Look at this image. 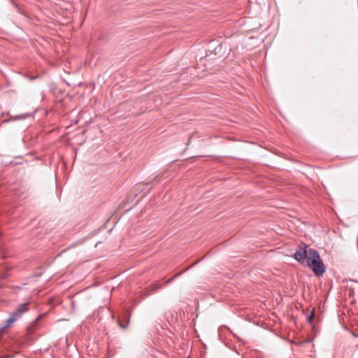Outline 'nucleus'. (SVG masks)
I'll list each match as a JSON object with an SVG mask.
<instances>
[{
  "label": "nucleus",
  "instance_id": "1",
  "mask_svg": "<svg viewBox=\"0 0 358 358\" xmlns=\"http://www.w3.org/2000/svg\"><path fill=\"white\" fill-rule=\"evenodd\" d=\"M294 258L301 264H306L316 275H322L324 272V266L320 259L319 253L306 245H299Z\"/></svg>",
  "mask_w": 358,
  "mask_h": 358
},
{
  "label": "nucleus",
  "instance_id": "2",
  "mask_svg": "<svg viewBox=\"0 0 358 358\" xmlns=\"http://www.w3.org/2000/svg\"><path fill=\"white\" fill-rule=\"evenodd\" d=\"M28 303H24L22 304H20L15 311H14L11 315L6 320V322L4 325L5 327H8L10 325H11L15 321L17 320L20 317L22 316V315L28 310L27 308Z\"/></svg>",
  "mask_w": 358,
  "mask_h": 358
},
{
  "label": "nucleus",
  "instance_id": "3",
  "mask_svg": "<svg viewBox=\"0 0 358 358\" xmlns=\"http://www.w3.org/2000/svg\"><path fill=\"white\" fill-rule=\"evenodd\" d=\"M340 289L341 294H343L345 297L347 296L351 297L355 293L354 289L351 287V285H348V282H343V285H341Z\"/></svg>",
  "mask_w": 358,
  "mask_h": 358
},
{
  "label": "nucleus",
  "instance_id": "4",
  "mask_svg": "<svg viewBox=\"0 0 358 358\" xmlns=\"http://www.w3.org/2000/svg\"><path fill=\"white\" fill-rule=\"evenodd\" d=\"M129 316L127 315V313L124 315V324H123L120 321V320H118V324H119L120 327L122 329H126L129 325Z\"/></svg>",
  "mask_w": 358,
  "mask_h": 358
},
{
  "label": "nucleus",
  "instance_id": "5",
  "mask_svg": "<svg viewBox=\"0 0 358 358\" xmlns=\"http://www.w3.org/2000/svg\"><path fill=\"white\" fill-rule=\"evenodd\" d=\"M313 317H314V312H313V311H312V313H311V314H310L309 316H308V317H307L308 321L309 322H311V321H312V320H313Z\"/></svg>",
  "mask_w": 358,
  "mask_h": 358
},
{
  "label": "nucleus",
  "instance_id": "6",
  "mask_svg": "<svg viewBox=\"0 0 358 358\" xmlns=\"http://www.w3.org/2000/svg\"><path fill=\"white\" fill-rule=\"evenodd\" d=\"M179 275H180V274H176L174 277H173V278H170V279L167 280H166V284H167V283H169L170 282H171V281L173 280V278H175L176 277L178 276Z\"/></svg>",
  "mask_w": 358,
  "mask_h": 358
}]
</instances>
